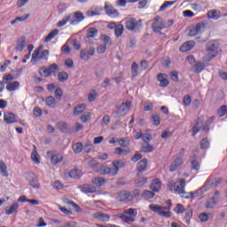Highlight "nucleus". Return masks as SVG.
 <instances>
[{"mask_svg":"<svg viewBox=\"0 0 227 227\" xmlns=\"http://www.w3.org/2000/svg\"><path fill=\"white\" fill-rule=\"evenodd\" d=\"M222 182L223 179L221 177L209 176L200 190L195 192H191L188 193L189 196H186L185 198L186 200H190V198H198V194H202L203 191L207 192L209 189H212V187H217V185H219Z\"/></svg>","mask_w":227,"mask_h":227,"instance_id":"nucleus-1","label":"nucleus"},{"mask_svg":"<svg viewBox=\"0 0 227 227\" xmlns=\"http://www.w3.org/2000/svg\"><path fill=\"white\" fill-rule=\"evenodd\" d=\"M219 47V43L215 41H211L207 44V55L203 58V61L210 62L215 56H217V49Z\"/></svg>","mask_w":227,"mask_h":227,"instance_id":"nucleus-2","label":"nucleus"},{"mask_svg":"<svg viewBox=\"0 0 227 227\" xmlns=\"http://www.w3.org/2000/svg\"><path fill=\"white\" fill-rule=\"evenodd\" d=\"M168 189L170 192L175 191L177 194H186L185 192V179L180 178L175 184L169 182L168 184Z\"/></svg>","mask_w":227,"mask_h":227,"instance_id":"nucleus-3","label":"nucleus"},{"mask_svg":"<svg viewBox=\"0 0 227 227\" xmlns=\"http://www.w3.org/2000/svg\"><path fill=\"white\" fill-rule=\"evenodd\" d=\"M215 119V117H211V119L207 120L205 122V124L203 125V117L199 118L197 124L195 126H193V128H192V136H196V134H198V132H200V127H202V130H204V132H208V130H209L208 126L212 125V122L214 121Z\"/></svg>","mask_w":227,"mask_h":227,"instance_id":"nucleus-4","label":"nucleus"},{"mask_svg":"<svg viewBox=\"0 0 227 227\" xmlns=\"http://www.w3.org/2000/svg\"><path fill=\"white\" fill-rule=\"evenodd\" d=\"M149 209L154 214H158V215H161L162 217H166V219H169L171 217V211L168 210L167 207L160 206L159 204H151L149 206Z\"/></svg>","mask_w":227,"mask_h":227,"instance_id":"nucleus-5","label":"nucleus"},{"mask_svg":"<svg viewBox=\"0 0 227 227\" xmlns=\"http://www.w3.org/2000/svg\"><path fill=\"white\" fill-rule=\"evenodd\" d=\"M152 28L154 33H160V31L164 29V20H162V18L160 16H156L153 19Z\"/></svg>","mask_w":227,"mask_h":227,"instance_id":"nucleus-6","label":"nucleus"},{"mask_svg":"<svg viewBox=\"0 0 227 227\" xmlns=\"http://www.w3.org/2000/svg\"><path fill=\"white\" fill-rule=\"evenodd\" d=\"M131 106H132V102L130 101L123 102L120 106H117V110L115 112L116 116H121L122 114H127V113L130 111Z\"/></svg>","mask_w":227,"mask_h":227,"instance_id":"nucleus-7","label":"nucleus"},{"mask_svg":"<svg viewBox=\"0 0 227 227\" xmlns=\"http://www.w3.org/2000/svg\"><path fill=\"white\" fill-rule=\"evenodd\" d=\"M141 27V20H137L135 18H129L126 20V29L128 31H134V29H139Z\"/></svg>","mask_w":227,"mask_h":227,"instance_id":"nucleus-8","label":"nucleus"},{"mask_svg":"<svg viewBox=\"0 0 227 227\" xmlns=\"http://www.w3.org/2000/svg\"><path fill=\"white\" fill-rule=\"evenodd\" d=\"M104 10L108 17L111 19H116V17H120V12L116 10L112 4L108 3L105 4Z\"/></svg>","mask_w":227,"mask_h":227,"instance_id":"nucleus-9","label":"nucleus"},{"mask_svg":"<svg viewBox=\"0 0 227 227\" xmlns=\"http://www.w3.org/2000/svg\"><path fill=\"white\" fill-rule=\"evenodd\" d=\"M219 194H221V192L218 190H216L215 192L214 196L206 202V208L215 207V205L219 203Z\"/></svg>","mask_w":227,"mask_h":227,"instance_id":"nucleus-10","label":"nucleus"},{"mask_svg":"<svg viewBox=\"0 0 227 227\" xmlns=\"http://www.w3.org/2000/svg\"><path fill=\"white\" fill-rule=\"evenodd\" d=\"M69 17L72 26H77L79 22H82V20H84V14H82L81 12H76L74 14H69Z\"/></svg>","mask_w":227,"mask_h":227,"instance_id":"nucleus-11","label":"nucleus"},{"mask_svg":"<svg viewBox=\"0 0 227 227\" xmlns=\"http://www.w3.org/2000/svg\"><path fill=\"white\" fill-rule=\"evenodd\" d=\"M94 54H95V48L90 47L89 50L88 49L81 50L80 58L83 61H88V59H90V56H93Z\"/></svg>","mask_w":227,"mask_h":227,"instance_id":"nucleus-12","label":"nucleus"},{"mask_svg":"<svg viewBox=\"0 0 227 227\" xmlns=\"http://www.w3.org/2000/svg\"><path fill=\"white\" fill-rule=\"evenodd\" d=\"M183 164H184V158L176 157L171 161L169 166V171L171 173L176 171V169H178V168H180Z\"/></svg>","mask_w":227,"mask_h":227,"instance_id":"nucleus-13","label":"nucleus"},{"mask_svg":"<svg viewBox=\"0 0 227 227\" xmlns=\"http://www.w3.org/2000/svg\"><path fill=\"white\" fill-rule=\"evenodd\" d=\"M129 200H130V192L122 191L117 193L116 201L126 203Z\"/></svg>","mask_w":227,"mask_h":227,"instance_id":"nucleus-14","label":"nucleus"},{"mask_svg":"<svg viewBox=\"0 0 227 227\" xmlns=\"http://www.w3.org/2000/svg\"><path fill=\"white\" fill-rule=\"evenodd\" d=\"M78 189H80L82 192H84L85 194H93L94 192H97V186L89 184L80 185Z\"/></svg>","mask_w":227,"mask_h":227,"instance_id":"nucleus-15","label":"nucleus"},{"mask_svg":"<svg viewBox=\"0 0 227 227\" xmlns=\"http://www.w3.org/2000/svg\"><path fill=\"white\" fill-rule=\"evenodd\" d=\"M47 155L48 157H51V162L52 166H58V164H59V162L63 160V155L61 154L52 155V151H48Z\"/></svg>","mask_w":227,"mask_h":227,"instance_id":"nucleus-16","label":"nucleus"},{"mask_svg":"<svg viewBox=\"0 0 227 227\" xmlns=\"http://www.w3.org/2000/svg\"><path fill=\"white\" fill-rule=\"evenodd\" d=\"M29 185L33 187V189H40V183H38V177L35 174H29L28 177H27Z\"/></svg>","mask_w":227,"mask_h":227,"instance_id":"nucleus-17","label":"nucleus"},{"mask_svg":"<svg viewBox=\"0 0 227 227\" xmlns=\"http://www.w3.org/2000/svg\"><path fill=\"white\" fill-rule=\"evenodd\" d=\"M205 29V23H198L190 30V36H197Z\"/></svg>","mask_w":227,"mask_h":227,"instance_id":"nucleus-18","label":"nucleus"},{"mask_svg":"<svg viewBox=\"0 0 227 227\" xmlns=\"http://www.w3.org/2000/svg\"><path fill=\"white\" fill-rule=\"evenodd\" d=\"M24 49H26V37L25 35H22L19 37L18 40L16 41L15 50L19 52H22Z\"/></svg>","mask_w":227,"mask_h":227,"instance_id":"nucleus-19","label":"nucleus"},{"mask_svg":"<svg viewBox=\"0 0 227 227\" xmlns=\"http://www.w3.org/2000/svg\"><path fill=\"white\" fill-rule=\"evenodd\" d=\"M158 81L161 88H168L169 86V81H168V74H159Z\"/></svg>","mask_w":227,"mask_h":227,"instance_id":"nucleus-20","label":"nucleus"},{"mask_svg":"<svg viewBox=\"0 0 227 227\" xmlns=\"http://www.w3.org/2000/svg\"><path fill=\"white\" fill-rule=\"evenodd\" d=\"M4 121L5 123H17V118L15 117V114L13 113L6 112L4 114Z\"/></svg>","mask_w":227,"mask_h":227,"instance_id":"nucleus-21","label":"nucleus"},{"mask_svg":"<svg viewBox=\"0 0 227 227\" xmlns=\"http://www.w3.org/2000/svg\"><path fill=\"white\" fill-rule=\"evenodd\" d=\"M94 219H98V221H101L102 223H107L111 217L107 214L96 212L93 214Z\"/></svg>","mask_w":227,"mask_h":227,"instance_id":"nucleus-22","label":"nucleus"},{"mask_svg":"<svg viewBox=\"0 0 227 227\" xmlns=\"http://www.w3.org/2000/svg\"><path fill=\"white\" fill-rule=\"evenodd\" d=\"M17 210H19V204L14 202L10 207H5V214L6 215H13V214H17Z\"/></svg>","mask_w":227,"mask_h":227,"instance_id":"nucleus-23","label":"nucleus"},{"mask_svg":"<svg viewBox=\"0 0 227 227\" xmlns=\"http://www.w3.org/2000/svg\"><path fill=\"white\" fill-rule=\"evenodd\" d=\"M196 45V43L194 41H188L185 42L181 47L180 51L181 52H187L191 51L192 49H194V46Z\"/></svg>","mask_w":227,"mask_h":227,"instance_id":"nucleus-24","label":"nucleus"},{"mask_svg":"<svg viewBox=\"0 0 227 227\" xmlns=\"http://www.w3.org/2000/svg\"><path fill=\"white\" fill-rule=\"evenodd\" d=\"M148 167V160L144 159L140 160L137 163V174L145 173L146 171V168Z\"/></svg>","mask_w":227,"mask_h":227,"instance_id":"nucleus-25","label":"nucleus"},{"mask_svg":"<svg viewBox=\"0 0 227 227\" xmlns=\"http://www.w3.org/2000/svg\"><path fill=\"white\" fill-rule=\"evenodd\" d=\"M103 172L105 175H109V176H116V175H118V169L115 168L114 166H113L112 168L104 167Z\"/></svg>","mask_w":227,"mask_h":227,"instance_id":"nucleus-26","label":"nucleus"},{"mask_svg":"<svg viewBox=\"0 0 227 227\" xmlns=\"http://www.w3.org/2000/svg\"><path fill=\"white\" fill-rule=\"evenodd\" d=\"M191 164H192V169L193 171H200V161H198V156H196L195 154H193L191 157Z\"/></svg>","mask_w":227,"mask_h":227,"instance_id":"nucleus-27","label":"nucleus"},{"mask_svg":"<svg viewBox=\"0 0 227 227\" xmlns=\"http://www.w3.org/2000/svg\"><path fill=\"white\" fill-rule=\"evenodd\" d=\"M57 129H59L60 132H63L64 134L70 132V126H68V124L65 121L58 122Z\"/></svg>","mask_w":227,"mask_h":227,"instance_id":"nucleus-28","label":"nucleus"},{"mask_svg":"<svg viewBox=\"0 0 227 227\" xmlns=\"http://www.w3.org/2000/svg\"><path fill=\"white\" fill-rule=\"evenodd\" d=\"M150 189L153 192H159L160 191V180L159 179H154L151 183Z\"/></svg>","mask_w":227,"mask_h":227,"instance_id":"nucleus-29","label":"nucleus"},{"mask_svg":"<svg viewBox=\"0 0 227 227\" xmlns=\"http://www.w3.org/2000/svg\"><path fill=\"white\" fill-rule=\"evenodd\" d=\"M92 185H95L96 187H103V185L106 184V178L104 177H94L91 179Z\"/></svg>","mask_w":227,"mask_h":227,"instance_id":"nucleus-30","label":"nucleus"},{"mask_svg":"<svg viewBox=\"0 0 227 227\" xmlns=\"http://www.w3.org/2000/svg\"><path fill=\"white\" fill-rule=\"evenodd\" d=\"M148 178L145 177V176H141V174H137V177L135 180V185L136 187H143V185H145V184H146Z\"/></svg>","mask_w":227,"mask_h":227,"instance_id":"nucleus-31","label":"nucleus"},{"mask_svg":"<svg viewBox=\"0 0 227 227\" xmlns=\"http://www.w3.org/2000/svg\"><path fill=\"white\" fill-rule=\"evenodd\" d=\"M69 176L74 180H79L82 176V172L79 168H74L69 172Z\"/></svg>","mask_w":227,"mask_h":227,"instance_id":"nucleus-32","label":"nucleus"},{"mask_svg":"<svg viewBox=\"0 0 227 227\" xmlns=\"http://www.w3.org/2000/svg\"><path fill=\"white\" fill-rule=\"evenodd\" d=\"M19 88H20V82H19L18 81L9 82L6 85L7 91H16V90H19Z\"/></svg>","mask_w":227,"mask_h":227,"instance_id":"nucleus-33","label":"nucleus"},{"mask_svg":"<svg viewBox=\"0 0 227 227\" xmlns=\"http://www.w3.org/2000/svg\"><path fill=\"white\" fill-rule=\"evenodd\" d=\"M33 148L31 160H33L35 164H40V155H38V152L36 151V145H33Z\"/></svg>","mask_w":227,"mask_h":227,"instance_id":"nucleus-34","label":"nucleus"},{"mask_svg":"<svg viewBox=\"0 0 227 227\" xmlns=\"http://www.w3.org/2000/svg\"><path fill=\"white\" fill-rule=\"evenodd\" d=\"M195 74H201L205 70V63L198 61L193 66Z\"/></svg>","mask_w":227,"mask_h":227,"instance_id":"nucleus-35","label":"nucleus"},{"mask_svg":"<svg viewBox=\"0 0 227 227\" xmlns=\"http://www.w3.org/2000/svg\"><path fill=\"white\" fill-rule=\"evenodd\" d=\"M208 19H212L213 20H217L221 17V12L217 10H211L207 12Z\"/></svg>","mask_w":227,"mask_h":227,"instance_id":"nucleus-36","label":"nucleus"},{"mask_svg":"<svg viewBox=\"0 0 227 227\" xmlns=\"http://www.w3.org/2000/svg\"><path fill=\"white\" fill-rule=\"evenodd\" d=\"M101 42H103V45L107 47V45H113V41L111 40V37L109 35H101L100 36Z\"/></svg>","mask_w":227,"mask_h":227,"instance_id":"nucleus-37","label":"nucleus"},{"mask_svg":"<svg viewBox=\"0 0 227 227\" xmlns=\"http://www.w3.org/2000/svg\"><path fill=\"white\" fill-rule=\"evenodd\" d=\"M45 102L48 107H51V109H54V107H56V98H54V97L49 96L48 98H46Z\"/></svg>","mask_w":227,"mask_h":227,"instance_id":"nucleus-38","label":"nucleus"},{"mask_svg":"<svg viewBox=\"0 0 227 227\" xmlns=\"http://www.w3.org/2000/svg\"><path fill=\"white\" fill-rule=\"evenodd\" d=\"M124 29H125V27H123V25H121V24H119V25H117V27H115L114 35H115L116 38H120V36H121V35H123Z\"/></svg>","mask_w":227,"mask_h":227,"instance_id":"nucleus-39","label":"nucleus"},{"mask_svg":"<svg viewBox=\"0 0 227 227\" xmlns=\"http://www.w3.org/2000/svg\"><path fill=\"white\" fill-rule=\"evenodd\" d=\"M139 74V65L137 63L133 62L131 65V75L132 77H137V74Z\"/></svg>","mask_w":227,"mask_h":227,"instance_id":"nucleus-40","label":"nucleus"},{"mask_svg":"<svg viewBox=\"0 0 227 227\" xmlns=\"http://www.w3.org/2000/svg\"><path fill=\"white\" fill-rule=\"evenodd\" d=\"M85 109H86V106L78 105L74 110V116H79V114H82V113H84Z\"/></svg>","mask_w":227,"mask_h":227,"instance_id":"nucleus-41","label":"nucleus"},{"mask_svg":"<svg viewBox=\"0 0 227 227\" xmlns=\"http://www.w3.org/2000/svg\"><path fill=\"white\" fill-rule=\"evenodd\" d=\"M176 1H165L163 4L160 7L159 12H164V10H168L169 6H173Z\"/></svg>","mask_w":227,"mask_h":227,"instance_id":"nucleus-42","label":"nucleus"},{"mask_svg":"<svg viewBox=\"0 0 227 227\" xmlns=\"http://www.w3.org/2000/svg\"><path fill=\"white\" fill-rule=\"evenodd\" d=\"M59 33V30L58 29H54L52 30L51 32H50L48 34V35L45 37L44 39V42L47 43V42H51V40H52L53 38L56 37V35H58Z\"/></svg>","mask_w":227,"mask_h":227,"instance_id":"nucleus-43","label":"nucleus"},{"mask_svg":"<svg viewBox=\"0 0 227 227\" xmlns=\"http://www.w3.org/2000/svg\"><path fill=\"white\" fill-rule=\"evenodd\" d=\"M98 35V30L95 27H90L87 32V38H95Z\"/></svg>","mask_w":227,"mask_h":227,"instance_id":"nucleus-44","label":"nucleus"},{"mask_svg":"<svg viewBox=\"0 0 227 227\" xmlns=\"http://www.w3.org/2000/svg\"><path fill=\"white\" fill-rule=\"evenodd\" d=\"M112 166H114V168H115V169H117L118 172L120 171V169H121V168H125V162L121 160H114Z\"/></svg>","mask_w":227,"mask_h":227,"instance_id":"nucleus-45","label":"nucleus"},{"mask_svg":"<svg viewBox=\"0 0 227 227\" xmlns=\"http://www.w3.org/2000/svg\"><path fill=\"white\" fill-rule=\"evenodd\" d=\"M58 80L59 81V82H65L68 81V73H67V72L59 73Z\"/></svg>","mask_w":227,"mask_h":227,"instance_id":"nucleus-46","label":"nucleus"},{"mask_svg":"<svg viewBox=\"0 0 227 227\" xmlns=\"http://www.w3.org/2000/svg\"><path fill=\"white\" fill-rule=\"evenodd\" d=\"M67 22L71 23V20H70L69 15L64 17L60 21H59L58 24H57V27H63V26H67Z\"/></svg>","mask_w":227,"mask_h":227,"instance_id":"nucleus-47","label":"nucleus"},{"mask_svg":"<svg viewBox=\"0 0 227 227\" xmlns=\"http://www.w3.org/2000/svg\"><path fill=\"white\" fill-rule=\"evenodd\" d=\"M139 0H118L116 2L117 6H121L125 8L127 6V3H137Z\"/></svg>","mask_w":227,"mask_h":227,"instance_id":"nucleus-48","label":"nucleus"},{"mask_svg":"<svg viewBox=\"0 0 227 227\" xmlns=\"http://www.w3.org/2000/svg\"><path fill=\"white\" fill-rule=\"evenodd\" d=\"M48 70L50 72V74L52 75V74H56L57 72H59V66L58 64H51L48 67Z\"/></svg>","mask_w":227,"mask_h":227,"instance_id":"nucleus-49","label":"nucleus"},{"mask_svg":"<svg viewBox=\"0 0 227 227\" xmlns=\"http://www.w3.org/2000/svg\"><path fill=\"white\" fill-rule=\"evenodd\" d=\"M8 168L6 167V164L4 161L0 160V171L3 174L4 176H8Z\"/></svg>","mask_w":227,"mask_h":227,"instance_id":"nucleus-50","label":"nucleus"},{"mask_svg":"<svg viewBox=\"0 0 227 227\" xmlns=\"http://www.w3.org/2000/svg\"><path fill=\"white\" fill-rule=\"evenodd\" d=\"M73 150L74 153H81V152H82V143L77 142L76 144L73 145Z\"/></svg>","mask_w":227,"mask_h":227,"instance_id":"nucleus-51","label":"nucleus"},{"mask_svg":"<svg viewBox=\"0 0 227 227\" xmlns=\"http://www.w3.org/2000/svg\"><path fill=\"white\" fill-rule=\"evenodd\" d=\"M153 196H155V193H153V192H150L148 190H145L142 192V197L145 198V200H152V198H153Z\"/></svg>","mask_w":227,"mask_h":227,"instance_id":"nucleus-52","label":"nucleus"},{"mask_svg":"<svg viewBox=\"0 0 227 227\" xmlns=\"http://www.w3.org/2000/svg\"><path fill=\"white\" fill-rule=\"evenodd\" d=\"M90 118H91V113L86 112V113H84V114L81 116L80 120H81V121H82V123H86V121H89L90 120Z\"/></svg>","mask_w":227,"mask_h":227,"instance_id":"nucleus-53","label":"nucleus"},{"mask_svg":"<svg viewBox=\"0 0 227 227\" xmlns=\"http://www.w3.org/2000/svg\"><path fill=\"white\" fill-rule=\"evenodd\" d=\"M120 218L122 219V221H125V223H134L136 221V219H134V217L132 216H129L125 214H122L120 215Z\"/></svg>","mask_w":227,"mask_h":227,"instance_id":"nucleus-54","label":"nucleus"},{"mask_svg":"<svg viewBox=\"0 0 227 227\" xmlns=\"http://www.w3.org/2000/svg\"><path fill=\"white\" fill-rule=\"evenodd\" d=\"M39 74L42 77H51V73L49 68L43 67L39 70Z\"/></svg>","mask_w":227,"mask_h":227,"instance_id":"nucleus-55","label":"nucleus"},{"mask_svg":"<svg viewBox=\"0 0 227 227\" xmlns=\"http://www.w3.org/2000/svg\"><path fill=\"white\" fill-rule=\"evenodd\" d=\"M152 121L153 125L158 127V125H160V117L157 114H153L152 116Z\"/></svg>","mask_w":227,"mask_h":227,"instance_id":"nucleus-56","label":"nucleus"},{"mask_svg":"<svg viewBox=\"0 0 227 227\" xmlns=\"http://www.w3.org/2000/svg\"><path fill=\"white\" fill-rule=\"evenodd\" d=\"M227 114V106L223 105L220 107V109L217 112V114L220 118H223Z\"/></svg>","mask_w":227,"mask_h":227,"instance_id":"nucleus-57","label":"nucleus"},{"mask_svg":"<svg viewBox=\"0 0 227 227\" xmlns=\"http://www.w3.org/2000/svg\"><path fill=\"white\" fill-rule=\"evenodd\" d=\"M142 152H144V153H150V152H153V145H151L149 144L142 145Z\"/></svg>","mask_w":227,"mask_h":227,"instance_id":"nucleus-58","label":"nucleus"},{"mask_svg":"<svg viewBox=\"0 0 227 227\" xmlns=\"http://www.w3.org/2000/svg\"><path fill=\"white\" fill-rule=\"evenodd\" d=\"M209 146H210V142L208 141V139L204 138L201 140L200 142L201 150H207V148H208Z\"/></svg>","mask_w":227,"mask_h":227,"instance_id":"nucleus-59","label":"nucleus"},{"mask_svg":"<svg viewBox=\"0 0 227 227\" xmlns=\"http://www.w3.org/2000/svg\"><path fill=\"white\" fill-rule=\"evenodd\" d=\"M40 56V50H35L32 54V61H40L42 59Z\"/></svg>","mask_w":227,"mask_h":227,"instance_id":"nucleus-60","label":"nucleus"},{"mask_svg":"<svg viewBox=\"0 0 227 227\" xmlns=\"http://www.w3.org/2000/svg\"><path fill=\"white\" fill-rule=\"evenodd\" d=\"M133 137L134 139L139 140L143 137V131L141 129L134 130L133 131Z\"/></svg>","mask_w":227,"mask_h":227,"instance_id":"nucleus-61","label":"nucleus"},{"mask_svg":"<svg viewBox=\"0 0 227 227\" xmlns=\"http://www.w3.org/2000/svg\"><path fill=\"white\" fill-rule=\"evenodd\" d=\"M210 215V213H201L199 215V219L201 223H207V221H208V216Z\"/></svg>","mask_w":227,"mask_h":227,"instance_id":"nucleus-62","label":"nucleus"},{"mask_svg":"<svg viewBox=\"0 0 227 227\" xmlns=\"http://www.w3.org/2000/svg\"><path fill=\"white\" fill-rule=\"evenodd\" d=\"M11 81H13V74H5L4 77H3V82L4 84H8L11 82Z\"/></svg>","mask_w":227,"mask_h":227,"instance_id":"nucleus-63","label":"nucleus"},{"mask_svg":"<svg viewBox=\"0 0 227 227\" xmlns=\"http://www.w3.org/2000/svg\"><path fill=\"white\" fill-rule=\"evenodd\" d=\"M174 210L177 214H184V212H185V207H184V205L182 204H177Z\"/></svg>","mask_w":227,"mask_h":227,"instance_id":"nucleus-64","label":"nucleus"}]
</instances>
